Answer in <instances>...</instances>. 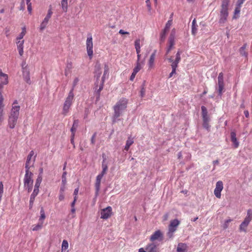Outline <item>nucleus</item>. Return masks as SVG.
I'll list each match as a JSON object with an SVG mask.
<instances>
[{
  "label": "nucleus",
  "instance_id": "c9c22d12",
  "mask_svg": "<svg viewBox=\"0 0 252 252\" xmlns=\"http://www.w3.org/2000/svg\"><path fill=\"white\" fill-rule=\"evenodd\" d=\"M43 221L39 222L37 224L32 226V231H38L42 227Z\"/></svg>",
  "mask_w": 252,
  "mask_h": 252
},
{
  "label": "nucleus",
  "instance_id": "13d9d810",
  "mask_svg": "<svg viewBox=\"0 0 252 252\" xmlns=\"http://www.w3.org/2000/svg\"><path fill=\"white\" fill-rule=\"evenodd\" d=\"M229 3V0H222L221 5L228 6Z\"/></svg>",
  "mask_w": 252,
  "mask_h": 252
},
{
  "label": "nucleus",
  "instance_id": "cd10ccee",
  "mask_svg": "<svg viewBox=\"0 0 252 252\" xmlns=\"http://www.w3.org/2000/svg\"><path fill=\"white\" fill-rule=\"evenodd\" d=\"M23 76H24L25 80L26 81V82L27 83L30 84L31 80H30L29 71H28L26 69L24 70L23 71Z\"/></svg>",
  "mask_w": 252,
  "mask_h": 252
},
{
  "label": "nucleus",
  "instance_id": "3c124183",
  "mask_svg": "<svg viewBox=\"0 0 252 252\" xmlns=\"http://www.w3.org/2000/svg\"><path fill=\"white\" fill-rule=\"evenodd\" d=\"M64 198V192H59V199L60 201H63Z\"/></svg>",
  "mask_w": 252,
  "mask_h": 252
},
{
  "label": "nucleus",
  "instance_id": "6e6552de",
  "mask_svg": "<svg viewBox=\"0 0 252 252\" xmlns=\"http://www.w3.org/2000/svg\"><path fill=\"white\" fill-rule=\"evenodd\" d=\"M218 88L217 89L218 90L219 95L221 96L224 89L223 74L222 72H220L219 74L218 78Z\"/></svg>",
  "mask_w": 252,
  "mask_h": 252
},
{
  "label": "nucleus",
  "instance_id": "4468645a",
  "mask_svg": "<svg viewBox=\"0 0 252 252\" xmlns=\"http://www.w3.org/2000/svg\"><path fill=\"white\" fill-rule=\"evenodd\" d=\"M163 235L160 230L155 231L151 236L150 240L152 242L156 240H161Z\"/></svg>",
  "mask_w": 252,
  "mask_h": 252
},
{
  "label": "nucleus",
  "instance_id": "f704fd0d",
  "mask_svg": "<svg viewBox=\"0 0 252 252\" xmlns=\"http://www.w3.org/2000/svg\"><path fill=\"white\" fill-rule=\"evenodd\" d=\"M22 32L19 34V35L16 38V40H18L19 39H22L24 36L25 35L26 33V28L25 27H24L22 28Z\"/></svg>",
  "mask_w": 252,
  "mask_h": 252
},
{
  "label": "nucleus",
  "instance_id": "09e8293b",
  "mask_svg": "<svg viewBox=\"0 0 252 252\" xmlns=\"http://www.w3.org/2000/svg\"><path fill=\"white\" fill-rule=\"evenodd\" d=\"M144 83H145V81L143 83V84L142 86L141 91H140V95L142 97H143L144 96L145 94V89L144 87Z\"/></svg>",
  "mask_w": 252,
  "mask_h": 252
},
{
  "label": "nucleus",
  "instance_id": "603ef678",
  "mask_svg": "<svg viewBox=\"0 0 252 252\" xmlns=\"http://www.w3.org/2000/svg\"><path fill=\"white\" fill-rule=\"evenodd\" d=\"M178 63L177 62H175V61H173L171 64L172 69H176V68L178 66Z\"/></svg>",
  "mask_w": 252,
  "mask_h": 252
},
{
  "label": "nucleus",
  "instance_id": "58836bf2",
  "mask_svg": "<svg viewBox=\"0 0 252 252\" xmlns=\"http://www.w3.org/2000/svg\"><path fill=\"white\" fill-rule=\"evenodd\" d=\"M172 19H170L169 20H168L165 25V27L164 29V30L168 32L170 28V26L172 25Z\"/></svg>",
  "mask_w": 252,
  "mask_h": 252
},
{
  "label": "nucleus",
  "instance_id": "4c0bfd02",
  "mask_svg": "<svg viewBox=\"0 0 252 252\" xmlns=\"http://www.w3.org/2000/svg\"><path fill=\"white\" fill-rule=\"evenodd\" d=\"M70 106H68L66 104H63V114L64 115H66L67 113H68L69 109L70 108Z\"/></svg>",
  "mask_w": 252,
  "mask_h": 252
},
{
  "label": "nucleus",
  "instance_id": "5701e85b",
  "mask_svg": "<svg viewBox=\"0 0 252 252\" xmlns=\"http://www.w3.org/2000/svg\"><path fill=\"white\" fill-rule=\"evenodd\" d=\"M2 78H3V82L4 84H8V75L2 72L1 69H0V80L1 81Z\"/></svg>",
  "mask_w": 252,
  "mask_h": 252
},
{
  "label": "nucleus",
  "instance_id": "4d7b16f0",
  "mask_svg": "<svg viewBox=\"0 0 252 252\" xmlns=\"http://www.w3.org/2000/svg\"><path fill=\"white\" fill-rule=\"evenodd\" d=\"M140 40L139 39H136L135 41V43H134L135 48L140 47Z\"/></svg>",
  "mask_w": 252,
  "mask_h": 252
},
{
  "label": "nucleus",
  "instance_id": "052dcab7",
  "mask_svg": "<svg viewBox=\"0 0 252 252\" xmlns=\"http://www.w3.org/2000/svg\"><path fill=\"white\" fill-rule=\"evenodd\" d=\"M10 28H5L4 29V32L5 34H6V36L7 37L9 35V32H10Z\"/></svg>",
  "mask_w": 252,
  "mask_h": 252
},
{
  "label": "nucleus",
  "instance_id": "680f3d73",
  "mask_svg": "<svg viewBox=\"0 0 252 252\" xmlns=\"http://www.w3.org/2000/svg\"><path fill=\"white\" fill-rule=\"evenodd\" d=\"M137 74L136 72H135V71H133L130 77V80L131 81H133V79H134L135 77V75L136 74Z\"/></svg>",
  "mask_w": 252,
  "mask_h": 252
},
{
  "label": "nucleus",
  "instance_id": "6ab92c4d",
  "mask_svg": "<svg viewBox=\"0 0 252 252\" xmlns=\"http://www.w3.org/2000/svg\"><path fill=\"white\" fill-rule=\"evenodd\" d=\"M156 50H155L154 52L151 54L149 61L148 62V66L149 68H152L154 65V61L156 56Z\"/></svg>",
  "mask_w": 252,
  "mask_h": 252
},
{
  "label": "nucleus",
  "instance_id": "8fccbe9b",
  "mask_svg": "<svg viewBox=\"0 0 252 252\" xmlns=\"http://www.w3.org/2000/svg\"><path fill=\"white\" fill-rule=\"evenodd\" d=\"M65 185H66V184H62V185L60 189L59 192H64V191L65 190V189H66Z\"/></svg>",
  "mask_w": 252,
  "mask_h": 252
},
{
  "label": "nucleus",
  "instance_id": "72a5a7b5",
  "mask_svg": "<svg viewBox=\"0 0 252 252\" xmlns=\"http://www.w3.org/2000/svg\"><path fill=\"white\" fill-rule=\"evenodd\" d=\"M241 7L236 5V7L235 8L234 12L233 19H237L239 17V15L240 12Z\"/></svg>",
  "mask_w": 252,
  "mask_h": 252
},
{
  "label": "nucleus",
  "instance_id": "bf43d9fd",
  "mask_svg": "<svg viewBox=\"0 0 252 252\" xmlns=\"http://www.w3.org/2000/svg\"><path fill=\"white\" fill-rule=\"evenodd\" d=\"M245 1V0H238L237 1L236 5L241 7L242 4L244 3Z\"/></svg>",
  "mask_w": 252,
  "mask_h": 252
},
{
  "label": "nucleus",
  "instance_id": "412c9836",
  "mask_svg": "<svg viewBox=\"0 0 252 252\" xmlns=\"http://www.w3.org/2000/svg\"><path fill=\"white\" fill-rule=\"evenodd\" d=\"M103 161L102 162V171L101 173H102L103 174H105L106 173V172L108 170V165L106 161V158L103 156Z\"/></svg>",
  "mask_w": 252,
  "mask_h": 252
},
{
  "label": "nucleus",
  "instance_id": "6e6d98bb",
  "mask_svg": "<svg viewBox=\"0 0 252 252\" xmlns=\"http://www.w3.org/2000/svg\"><path fill=\"white\" fill-rule=\"evenodd\" d=\"M203 126L205 128L209 129L210 127L209 122H203Z\"/></svg>",
  "mask_w": 252,
  "mask_h": 252
},
{
  "label": "nucleus",
  "instance_id": "2f4dec72",
  "mask_svg": "<svg viewBox=\"0 0 252 252\" xmlns=\"http://www.w3.org/2000/svg\"><path fill=\"white\" fill-rule=\"evenodd\" d=\"M78 125V120H74L73 122V126L71 128V131L73 135V137H74L75 135V132L76 131V130L77 128Z\"/></svg>",
  "mask_w": 252,
  "mask_h": 252
},
{
  "label": "nucleus",
  "instance_id": "2eb2a0df",
  "mask_svg": "<svg viewBox=\"0 0 252 252\" xmlns=\"http://www.w3.org/2000/svg\"><path fill=\"white\" fill-rule=\"evenodd\" d=\"M73 98L74 94L73 92V89H71L67 97L65 99L64 104H66L68 105V106H71L73 102Z\"/></svg>",
  "mask_w": 252,
  "mask_h": 252
},
{
  "label": "nucleus",
  "instance_id": "4be33fe9",
  "mask_svg": "<svg viewBox=\"0 0 252 252\" xmlns=\"http://www.w3.org/2000/svg\"><path fill=\"white\" fill-rule=\"evenodd\" d=\"M101 65L99 63H97L95 66V71L94 73L95 74V76H96L97 79H98L101 74Z\"/></svg>",
  "mask_w": 252,
  "mask_h": 252
},
{
  "label": "nucleus",
  "instance_id": "49530a36",
  "mask_svg": "<svg viewBox=\"0 0 252 252\" xmlns=\"http://www.w3.org/2000/svg\"><path fill=\"white\" fill-rule=\"evenodd\" d=\"M201 111H202V116L208 115L207 110L205 106H201Z\"/></svg>",
  "mask_w": 252,
  "mask_h": 252
},
{
  "label": "nucleus",
  "instance_id": "dca6fc26",
  "mask_svg": "<svg viewBox=\"0 0 252 252\" xmlns=\"http://www.w3.org/2000/svg\"><path fill=\"white\" fill-rule=\"evenodd\" d=\"M34 155V152L33 151H31L27 157V161L25 164V168L26 170H30V167H31V161L32 156Z\"/></svg>",
  "mask_w": 252,
  "mask_h": 252
},
{
  "label": "nucleus",
  "instance_id": "ddd939ff",
  "mask_svg": "<svg viewBox=\"0 0 252 252\" xmlns=\"http://www.w3.org/2000/svg\"><path fill=\"white\" fill-rule=\"evenodd\" d=\"M18 118L8 116V126L13 129L17 123Z\"/></svg>",
  "mask_w": 252,
  "mask_h": 252
},
{
  "label": "nucleus",
  "instance_id": "e2e57ef3",
  "mask_svg": "<svg viewBox=\"0 0 252 252\" xmlns=\"http://www.w3.org/2000/svg\"><path fill=\"white\" fill-rule=\"evenodd\" d=\"M25 8V1H24V0H22L21 3L20 9L23 10H24Z\"/></svg>",
  "mask_w": 252,
  "mask_h": 252
},
{
  "label": "nucleus",
  "instance_id": "a878e982",
  "mask_svg": "<svg viewBox=\"0 0 252 252\" xmlns=\"http://www.w3.org/2000/svg\"><path fill=\"white\" fill-rule=\"evenodd\" d=\"M169 46L168 49H167L166 54H168L170 52V50L172 49L174 45V37L172 36L171 35H170L169 39Z\"/></svg>",
  "mask_w": 252,
  "mask_h": 252
},
{
  "label": "nucleus",
  "instance_id": "ea45409f",
  "mask_svg": "<svg viewBox=\"0 0 252 252\" xmlns=\"http://www.w3.org/2000/svg\"><path fill=\"white\" fill-rule=\"evenodd\" d=\"M142 68L141 63L140 62H137L136 66L133 69V71L137 73Z\"/></svg>",
  "mask_w": 252,
  "mask_h": 252
},
{
  "label": "nucleus",
  "instance_id": "a19ab883",
  "mask_svg": "<svg viewBox=\"0 0 252 252\" xmlns=\"http://www.w3.org/2000/svg\"><path fill=\"white\" fill-rule=\"evenodd\" d=\"M167 31H164V30L162 31L160 35V39L161 41H163L166 37V35L167 33Z\"/></svg>",
  "mask_w": 252,
  "mask_h": 252
},
{
  "label": "nucleus",
  "instance_id": "f3484780",
  "mask_svg": "<svg viewBox=\"0 0 252 252\" xmlns=\"http://www.w3.org/2000/svg\"><path fill=\"white\" fill-rule=\"evenodd\" d=\"M230 135H231V140L233 142V143L234 145V147L235 148H238L239 145V143L237 139L236 138V134L235 132L231 131Z\"/></svg>",
  "mask_w": 252,
  "mask_h": 252
},
{
  "label": "nucleus",
  "instance_id": "de8ad7c7",
  "mask_svg": "<svg viewBox=\"0 0 252 252\" xmlns=\"http://www.w3.org/2000/svg\"><path fill=\"white\" fill-rule=\"evenodd\" d=\"M181 52L178 51L176 55V59L175 60V62L179 63L181 60Z\"/></svg>",
  "mask_w": 252,
  "mask_h": 252
},
{
  "label": "nucleus",
  "instance_id": "9d476101",
  "mask_svg": "<svg viewBox=\"0 0 252 252\" xmlns=\"http://www.w3.org/2000/svg\"><path fill=\"white\" fill-rule=\"evenodd\" d=\"M100 214H101V217H100L101 219H107L112 215V208L110 206H108V207L101 210Z\"/></svg>",
  "mask_w": 252,
  "mask_h": 252
},
{
  "label": "nucleus",
  "instance_id": "c756f323",
  "mask_svg": "<svg viewBox=\"0 0 252 252\" xmlns=\"http://www.w3.org/2000/svg\"><path fill=\"white\" fill-rule=\"evenodd\" d=\"M134 141L132 138L129 137L126 140V144L125 147V150L128 151L129 149L130 146L133 143Z\"/></svg>",
  "mask_w": 252,
  "mask_h": 252
},
{
  "label": "nucleus",
  "instance_id": "1a4fd4ad",
  "mask_svg": "<svg viewBox=\"0 0 252 252\" xmlns=\"http://www.w3.org/2000/svg\"><path fill=\"white\" fill-rule=\"evenodd\" d=\"M223 183L221 181L217 182L216 188L214 190V194L216 197L220 198L221 197V191L223 189Z\"/></svg>",
  "mask_w": 252,
  "mask_h": 252
},
{
  "label": "nucleus",
  "instance_id": "e433bc0d",
  "mask_svg": "<svg viewBox=\"0 0 252 252\" xmlns=\"http://www.w3.org/2000/svg\"><path fill=\"white\" fill-rule=\"evenodd\" d=\"M68 242L65 240H63V241L62 242V252H63L64 251H66L68 249Z\"/></svg>",
  "mask_w": 252,
  "mask_h": 252
},
{
  "label": "nucleus",
  "instance_id": "a211bd4d",
  "mask_svg": "<svg viewBox=\"0 0 252 252\" xmlns=\"http://www.w3.org/2000/svg\"><path fill=\"white\" fill-rule=\"evenodd\" d=\"M39 191L36 189H33L32 193L30 200V208L31 209L32 207L34 201L35 197L38 194Z\"/></svg>",
  "mask_w": 252,
  "mask_h": 252
},
{
  "label": "nucleus",
  "instance_id": "393cba45",
  "mask_svg": "<svg viewBox=\"0 0 252 252\" xmlns=\"http://www.w3.org/2000/svg\"><path fill=\"white\" fill-rule=\"evenodd\" d=\"M146 250L148 252H157V247L154 244L152 243L146 247Z\"/></svg>",
  "mask_w": 252,
  "mask_h": 252
},
{
  "label": "nucleus",
  "instance_id": "79ce46f5",
  "mask_svg": "<svg viewBox=\"0 0 252 252\" xmlns=\"http://www.w3.org/2000/svg\"><path fill=\"white\" fill-rule=\"evenodd\" d=\"M4 110H0V125H1L4 120Z\"/></svg>",
  "mask_w": 252,
  "mask_h": 252
},
{
  "label": "nucleus",
  "instance_id": "338daca9",
  "mask_svg": "<svg viewBox=\"0 0 252 252\" xmlns=\"http://www.w3.org/2000/svg\"><path fill=\"white\" fill-rule=\"evenodd\" d=\"M84 3H83V2H81V3L79 4V11H78V13H80L81 12V11H82V9H83V7H84Z\"/></svg>",
  "mask_w": 252,
  "mask_h": 252
},
{
  "label": "nucleus",
  "instance_id": "a18cd8bd",
  "mask_svg": "<svg viewBox=\"0 0 252 252\" xmlns=\"http://www.w3.org/2000/svg\"><path fill=\"white\" fill-rule=\"evenodd\" d=\"M66 172H64L62 177V184H66L67 181L66 178Z\"/></svg>",
  "mask_w": 252,
  "mask_h": 252
},
{
  "label": "nucleus",
  "instance_id": "c85d7f7f",
  "mask_svg": "<svg viewBox=\"0 0 252 252\" xmlns=\"http://www.w3.org/2000/svg\"><path fill=\"white\" fill-rule=\"evenodd\" d=\"M197 25L196 23L195 19H194L192 22L191 25V32L193 35H195L197 33Z\"/></svg>",
  "mask_w": 252,
  "mask_h": 252
},
{
  "label": "nucleus",
  "instance_id": "7c9ffc66",
  "mask_svg": "<svg viewBox=\"0 0 252 252\" xmlns=\"http://www.w3.org/2000/svg\"><path fill=\"white\" fill-rule=\"evenodd\" d=\"M247 44H245L242 47H241L239 49V52L242 56H245L246 57L248 56V53L246 51V49L247 48Z\"/></svg>",
  "mask_w": 252,
  "mask_h": 252
},
{
  "label": "nucleus",
  "instance_id": "aec40b11",
  "mask_svg": "<svg viewBox=\"0 0 252 252\" xmlns=\"http://www.w3.org/2000/svg\"><path fill=\"white\" fill-rule=\"evenodd\" d=\"M187 250V246L184 243H179L177 248V252H186Z\"/></svg>",
  "mask_w": 252,
  "mask_h": 252
},
{
  "label": "nucleus",
  "instance_id": "b1692460",
  "mask_svg": "<svg viewBox=\"0 0 252 252\" xmlns=\"http://www.w3.org/2000/svg\"><path fill=\"white\" fill-rule=\"evenodd\" d=\"M42 180L41 175H38L34 185V189L39 191V188Z\"/></svg>",
  "mask_w": 252,
  "mask_h": 252
},
{
  "label": "nucleus",
  "instance_id": "f8f14e48",
  "mask_svg": "<svg viewBox=\"0 0 252 252\" xmlns=\"http://www.w3.org/2000/svg\"><path fill=\"white\" fill-rule=\"evenodd\" d=\"M104 174L102 173L99 174L96 177L95 183V194L97 195L100 189L101 181Z\"/></svg>",
  "mask_w": 252,
  "mask_h": 252
},
{
  "label": "nucleus",
  "instance_id": "c03bdc74",
  "mask_svg": "<svg viewBox=\"0 0 252 252\" xmlns=\"http://www.w3.org/2000/svg\"><path fill=\"white\" fill-rule=\"evenodd\" d=\"M26 3L27 4L28 10L29 12V13H31L32 11V3L31 2V0H26Z\"/></svg>",
  "mask_w": 252,
  "mask_h": 252
},
{
  "label": "nucleus",
  "instance_id": "f257e3e1",
  "mask_svg": "<svg viewBox=\"0 0 252 252\" xmlns=\"http://www.w3.org/2000/svg\"><path fill=\"white\" fill-rule=\"evenodd\" d=\"M127 100L126 98H122L120 99L116 104L114 106V111L113 116V122L115 123L117 119L120 117L126 110L127 107Z\"/></svg>",
  "mask_w": 252,
  "mask_h": 252
},
{
  "label": "nucleus",
  "instance_id": "37998d69",
  "mask_svg": "<svg viewBox=\"0 0 252 252\" xmlns=\"http://www.w3.org/2000/svg\"><path fill=\"white\" fill-rule=\"evenodd\" d=\"M17 49L19 52V55L22 56L24 54V46H22V45L19 44L18 46H17Z\"/></svg>",
  "mask_w": 252,
  "mask_h": 252
},
{
  "label": "nucleus",
  "instance_id": "9b49d317",
  "mask_svg": "<svg viewBox=\"0 0 252 252\" xmlns=\"http://www.w3.org/2000/svg\"><path fill=\"white\" fill-rule=\"evenodd\" d=\"M20 110V106L19 105L12 106L8 116L19 118Z\"/></svg>",
  "mask_w": 252,
  "mask_h": 252
},
{
  "label": "nucleus",
  "instance_id": "39448f33",
  "mask_svg": "<svg viewBox=\"0 0 252 252\" xmlns=\"http://www.w3.org/2000/svg\"><path fill=\"white\" fill-rule=\"evenodd\" d=\"M228 7L221 5V9L220 11L219 23L224 24L226 22L228 16Z\"/></svg>",
  "mask_w": 252,
  "mask_h": 252
},
{
  "label": "nucleus",
  "instance_id": "864d4df0",
  "mask_svg": "<svg viewBox=\"0 0 252 252\" xmlns=\"http://www.w3.org/2000/svg\"><path fill=\"white\" fill-rule=\"evenodd\" d=\"M16 43L17 44V46H18V45H19L20 44V45H22V46H23L24 43V40H21V39H19L18 40H16Z\"/></svg>",
  "mask_w": 252,
  "mask_h": 252
},
{
  "label": "nucleus",
  "instance_id": "0e129e2a",
  "mask_svg": "<svg viewBox=\"0 0 252 252\" xmlns=\"http://www.w3.org/2000/svg\"><path fill=\"white\" fill-rule=\"evenodd\" d=\"M146 3L149 11L151 9V6L150 0H146Z\"/></svg>",
  "mask_w": 252,
  "mask_h": 252
},
{
  "label": "nucleus",
  "instance_id": "bb28decb",
  "mask_svg": "<svg viewBox=\"0 0 252 252\" xmlns=\"http://www.w3.org/2000/svg\"><path fill=\"white\" fill-rule=\"evenodd\" d=\"M109 75V67L108 66L105 64L104 65V70L103 76L102 77V82H104L106 78H107Z\"/></svg>",
  "mask_w": 252,
  "mask_h": 252
},
{
  "label": "nucleus",
  "instance_id": "5fc2aeb1",
  "mask_svg": "<svg viewBox=\"0 0 252 252\" xmlns=\"http://www.w3.org/2000/svg\"><path fill=\"white\" fill-rule=\"evenodd\" d=\"M79 82V79L77 77H76L73 82V87L72 89H74V87L78 84Z\"/></svg>",
  "mask_w": 252,
  "mask_h": 252
},
{
  "label": "nucleus",
  "instance_id": "473e14b6",
  "mask_svg": "<svg viewBox=\"0 0 252 252\" xmlns=\"http://www.w3.org/2000/svg\"><path fill=\"white\" fill-rule=\"evenodd\" d=\"M68 0H62L61 1V6L64 12H67L68 9Z\"/></svg>",
  "mask_w": 252,
  "mask_h": 252
},
{
  "label": "nucleus",
  "instance_id": "20e7f679",
  "mask_svg": "<svg viewBox=\"0 0 252 252\" xmlns=\"http://www.w3.org/2000/svg\"><path fill=\"white\" fill-rule=\"evenodd\" d=\"M180 224V221L177 219L171 220L169 225L167 236L171 238L173 237V233L176 230L177 226Z\"/></svg>",
  "mask_w": 252,
  "mask_h": 252
},
{
  "label": "nucleus",
  "instance_id": "7ed1b4c3",
  "mask_svg": "<svg viewBox=\"0 0 252 252\" xmlns=\"http://www.w3.org/2000/svg\"><path fill=\"white\" fill-rule=\"evenodd\" d=\"M252 220V211L251 209L247 211V216L244 221L240 225L239 229L240 231L246 232V228Z\"/></svg>",
  "mask_w": 252,
  "mask_h": 252
},
{
  "label": "nucleus",
  "instance_id": "423d86ee",
  "mask_svg": "<svg viewBox=\"0 0 252 252\" xmlns=\"http://www.w3.org/2000/svg\"><path fill=\"white\" fill-rule=\"evenodd\" d=\"M53 14V12L52 11L51 5L50 6V8L48 10V13L44 18L42 22H41L40 25V30L42 31H43L47 27L48 22L50 18H51L52 15Z\"/></svg>",
  "mask_w": 252,
  "mask_h": 252
},
{
  "label": "nucleus",
  "instance_id": "0eeeda50",
  "mask_svg": "<svg viewBox=\"0 0 252 252\" xmlns=\"http://www.w3.org/2000/svg\"><path fill=\"white\" fill-rule=\"evenodd\" d=\"M87 51L88 55L91 59L93 54V38L91 35H88L86 40Z\"/></svg>",
  "mask_w": 252,
  "mask_h": 252
},
{
  "label": "nucleus",
  "instance_id": "f03ea898",
  "mask_svg": "<svg viewBox=\"0 0 252 252\" xmlns=\"http://www.w3.org/2000/svg\"><path fill=\"white\" fill-rule=\"evenodd\" d=\"M32 176L33 173L30 170H26V173L24 178V186L25 189H27L29 192L32 191Z\"/></svg>",
  "mask_w": 252,
  "mask_h": 252
},
{
  "label": "nucleus",
  "instance_id": "69168bd1",
  "mask_svg": "<svg viewBox=\"0 0 252 252\" xmlns=\"http://www.w3.org/2000/svg\"><path fill=\"white\" fill-rule=\"evenodd\" d=\"M203 122H209V118L208 115L202 116Z\"/></svg>",
  "mask_w": 252,
  "mask_h": 252
},
{
  "label": "nucleus",
  "instance_id": "774afa93",
  "mask_svg": "<svg viewBox=\"0 0 252 252\" xmlns=\"http://www.w3.org/2000/svg\"><path fill=\"white\" fill-rule=\"evenodd\" d=\"M96 136V133H94L91 138V143L94 144L95 143V137Z\"/></svg>",
  "mask_w": 252,
  "mask_h": 252
}]
</instances>
